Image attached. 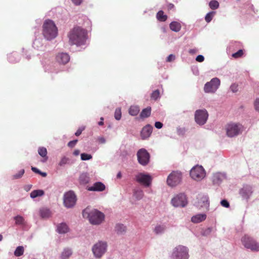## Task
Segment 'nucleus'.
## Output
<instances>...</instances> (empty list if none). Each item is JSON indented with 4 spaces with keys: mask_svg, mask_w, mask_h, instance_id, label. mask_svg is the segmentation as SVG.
I'll return each mask as SVG.
<instances>
[{
    "mask_svg": "<svg viewBox=\"0 0 259 259\" xmlns=\"http://www.w3.org/2000/svg\"><path fill=\"white\" fill-rule=\"evenodd\" d=\"M69 43L77 47L85 45L88 38V31L80 26H75L68 34Z\"/></svg>",
    "mask_w": 259,
    "mask_h": 259,
    "instance_id": "1",
    "label": "nucleus"
},
{
    "mask_svg": "<svg viewBox=\"0 0 259 259\" xmlns=\"http://www.w3.org/2000/svg\"><path fill=\"white\" fill-rule=\"evenodd\" d=\"M42 34L44 38L49 41L55 39L57 36L58 30L54 21L50 19L44 21L42 26Z\"/></svg>",
    "mask_w": 259,
    "mask_h": 259,
    "instance_id": "2",
    "label": "nucleus"
},
{
    "mask_svg": "<svg viewBox=\"0 0 259 259\" xmlns=\"http://www.w3.org/2000/svg\"><path fill=\"white\" fill-rule=\"evenodd\" d=\"M82 214L83 218L88 219L89 222L93 225L101 224L105 218L104 213L97 209L89 210L88 208H86L82 210Z\"/></svg>",
    "mask_w": 259,
    "mask_h": 259,
    "instance_id": "3",
    "label": "nucleus"
},
{
    "mask_svg": "<svg viewBox=\"0 0 259 259\" xmlns=\"http://www.w3.org/2000/svg\"><path fill=\"white\" fill-rule=\"evenodd\" d=\"M189 248L184 245H179L172 251L170 259H189Z\"/></svg>",
    "mask_w": 259,
    "mask_h": 259,
    "instance_id": "4",
    "label": "nucleus"
},
{
    "mask_svg": "<svg viewBox=\"0 0 259 259\" xmlns=\"http://www.w3.org/2000/svg\"><path fill=\"white\" fill-rule=\"evenodd\" d=\"M107 243L106 241L99 240L92 246V250L94 257L100 258L105 253L107 249Z\"/></svg>",
    "mask_w": 259,
    "mask_h": 259,
    "instance_id": "5",
    "label": "nucleus"
},
{
    "mask_svg": "<svg viewBox=\"0 0 259 259\" xmlns=\"http://www.w3.org/2000/svg\"><path fill=\"white\" fill-rule=\"evenodd\" d=\"M70 57L67 53L61 52L59 53L56 56V64L57 65L61 71H65L68 70V68L66 65L70 61Z\"/></svg>",
    "mask_w": 259,
    "mask_h": 259,
    "instance_id": "6",
    "label": "nucleus"
},
{
    "mask_svg": "<svg viewBox=\"0 0 259 259\" xmlns=\"http://www.w3.org/2000/svg\"><path fill=\"white\" fill-rule=\"evenodd\" d=\"M182 180V173L178 170H173L168 176L166 183L171 187H175L181 183Z\"/></svg>",
    "mask_w": 259,
    "mask_h": 259,
    "instance_id": "7",
    "label": "nucleus"
},
{
    "mask_svg": "<svg viewBox=\"0 0 259 259\" xmlns=\"http://www.w3.org/2000/svg\"><path fill=\"white\" fill-rule=\"evenodd\" d=\"M241 242L246 249H250L252 251H259V243L252 237L245 235L242 237Z\"/></svg>",
    "mask_w": 259,
    "mask_h": 259,
    "instance_id": "8",
    "label": "nucleus"
},
{
    "mask_svg": "<svg viewBox=\"0 0 259 259\" xmlns=\"http://www.w3.org/2000/svg\"><path fill=\"white\" fill-rule=\"evenodd\" d=\"M153 178L147 172H139L135 177V180L140 185L148 188L151 186Z\"/></svg>",
    "mask_w": 259,
    "mask_h": 259,
    "instance_id": "9",
    "label": "nucleus"
},
{
    "mask_svg": "<svg viewBox=\"0 0 259 259\" xmlns=\"http://www.w3.org/2000/svg\"><path fill=\"white\" fill-rule=\"evenodd\" d=\"M208 116V113L205 109H197L194 113L195 121L200 126L203 125L206 123Z\"/></svg>",
    "mask_w": 259,
    "mask_h": 259,
    "instance_id": "10",
    "label": "nucleus"
},
{
    "mask_svg": "<svg viewBox=\"0 0 259 259\" xmlns=\"http://www.w3.org/2000/svg\"><path fill=\"white\" fill-rule=\"evenodd\" d=\"M205 170L201 165H196L190 170L191 178L196 181H201L205 177Z\"/></svg>",
    "mask_w": 259,
    "mask_h": 259,
    "instance_id": "11",
    "label": "nucleus"
},
{
    "mask_svg": "<svg viewBox=\"0 0 259 259\" xmlns=\"http://www.w3.org/2000/svg\"><path fill=\"white\" fill-rule=\"evenodd\" d=\"M220 83L221 81L219 78L213 77L209 81L205 83L204 92L205 93H214L219 89Z\"/></svg>",
    "mask_w": 259,
    "mask_h": 259,
    "instance_id": "12",
    "label": "nucleus"
},
{
    "mask_svg": "<svg viewBox=\"0 0 259 259\" xmlns=\"http://www.w3.org/2000/svg\"><path fill=\"white\" fill-rule=\"evenodd\" d=\"M76 201V195L73 191L70 190L64 193L63 203L66 207L68 208L73 207L75 205Z\"/></svg>",
    "mask_w": 259,
    "mask_h": 259,
    "instance_id": "13",
    "label": "nucleus"
},
{
    "mask_svg": "<svg viewBox=\"0 0 259 259\" xmlns=\"http://www.w3.org/2000/svg\"><path fill=\"white\" fill-rule=\"evenodd\" d=\"M137 160L139 164L146 166L149 164L150 160V154L145 148H141L137 152Z\"/></svg>",
    "mask_w": 259,
    "mask_h": 259,
    "instance_id": "14",
    "label": "nucleus"
},
{
    "mask_svg": "<svg viewBox=\"0 0 259 259\" xmlns=\"http://www.w3.org/2000/svg\"><path fill=\"white\" fill-rule=\"evenodd\" d=\"M242 127V126L240 123H229L226 127L227 135L230 138L236 137L241 133Z\"/></svg>",
    "mask_w": 259,
    "mask_h": 259,
    "instance_id": "15",
    "label": "nucleus"
},
{
    "mask_svg": "<svg viewBox=\"0 0 259 259\" xmlns=\"http://www.w3.org/2000/svg\"><path fill=\"white\" fill-rule=\"evenodd\" d=\"M171 203L176 207H184L188 204L186 195L183 193H179L171 199Z\"/></svg>",
    "mask_w": 259,
    "mask_h": 259,
    "instance_id": "16",
    "label": "nucleus"
},
{
    "mask_svg": "<svg viewBox=\"0 0 259 259\" xmlns=\"http://www.w3.org/2000/svg\"><path fill=\"white\" fill-rule=\"evenodd\" d=\"M194 205L199 209L202 208L208 210V208L209 207V200L208 195H199L197 198V201L195 202Z\"/></svg>",
    "mask_w": 259,
    "mask_h": 259,
    "instance_id": "17",
    "label": "nucleus"
},
{
    "mask_svg": "<svg viewBox=\"0 0 259 259\" xmlns=\"http://www.w3.org/2000/svg\"><path fill=\"white\" fill-rule=\"evenodd\" d=\"M252 187L247 184H245L243 187L239 190V194L241 195L243 199L248 201L252 194Z\"/></svg>",
    "mask_w": 259,
    "mask_h": 259,
    "instance_id": "18",
    "label": "nucleus"
},
{
    "mask_svg": "<svg viewBox=\"0 0 259 259\" xmlns=\"http://www.w3.org/2000/svg\"><path fill=\"white\" fill-rule=\"evenodd\" d=\"M13 220L15 221V225L20 226L23 230H27L29 229L30 227L28 223L22 215L18 214L13 217Z\"/></svg>",
    "mask_w": 259,
    "mask_h": 259,
    "instance_id": "19",
    "label": "nucleus"
},
{
    "mask_svg": "<svg viewBox=\"0 0 259 259\" xmlns=\"http://www.w3.org/2000/svg\"><path fill=\"white\" fill-rule=\"evenodd\" d=\"M44 70L48 73H57L61 72V70L59 66L56 64V62H49L48 63H46L44 65ZM61 69H62L61 68Z\"/></svg>",
    "mask_w": 259,
    "mask_h": 259,
    "instance_id": "20",
    "label": "nucleus"
},
{
    "mask_svg": "<svg viewBox=\"0 0 259 259\" xmlns=\"http://www.w3.org/2000/svg\"><path fill=\"white\" fill-rule=\"evenodd\" d=\"M153 126L148 124L144 126L141 131V137L142 140L148 139L151 135L153 131Z\"/></svg>",
    "mask_w": 259,
    "mask_h": 259,
    "instance_id": "21",
    "label": "nucleus"
},
{
    "mask_svg": "<svg viewBox=\"0 0 259 259\" xmlns=\"http://www.w3.org/2000/svg\"><path fill=\"white\" fill-rule=\"evenodd\" d=\"M105 185L101 182H96L91 186H88L87 190L89 191L102 192L105 190Z\"/></svg>",
    "mask_w": 259,
    "mask_h": 259,
    "instance_id": "22",
    "label": "nucleus"
},
{
    "mask_svg": "<svg viewBox=\"0 0 259 259\" xmlns=\"http://www.w3.org/2000/svg\"><path fill=\"white\" fill-rule=\"evenodd\" d=\"M75 162L73 159H72L66 156H63L61 157L60 161L58 164L57 168L59 169V167H65L66 165L71 166L73 165Z\"/></svg>",
    "mask_w": 259,
    "mask_h": 259,
    "instance_id": "23",
    "label": "nucleus"
},
{
    "mask_svg": "<svg viewBox=\"0 0 259 259\" xmlns=\"http://www.w3.org/2000/svg\"><path fill=\"white\" fill-rule=\"evenodd\" d=\"M226 179V174L225 172H218L214 174L212 176V182L214 185H220L223 181Z\"/></svg>",
    "mask_w": 259,
    "mask_h": 259,
    "instance_id": "24",
    "label": "nucleus"
},
{
    "mask_svg": "<svg viewBox=\"0 0 259 259\" xmlns=\"http://www.w3.org/2000/svg\"><path fill=\"white\" fill-rule=\"evenodd\" d=\"M36 38L34 40L32 47L34 49L39 51H42L45 48V46L44 45V39L41 37H37L35 36Z\"/></svg>",
    "mask_w": 259,
    "mask_h": 259,
    "instance_id": "25",
    "label": "nucleus"
},
{
    "mask_svg": "<svg viewBox=\"0 0 259 259\" xmlns=\"http://www.w3.org/2000/svg\"><path fill=\"white\" fill-rule=\"evenodd\" d=\"M21 57L18 53L13 52L7 55L8 61L11 63H16L20 60Z\"/></svg>",
    "mask_w": 259,
    "mask_h": 259,
    "instance_id": "26",
    "label": "nucleus"
},
{
    "mask_svg": "<svg viewBox=\"0 0 259 259\" xmlns=\"http://www.w3.org/2000/svg\"><path fill=\"white\" fill-rule=\"evenodd\" d=\"M206 217V214L204 213H198L192 216L191 220L193 223H199L204 221Z\"/></svg>",
    "mask_w": 259,
    "mask_h": 259,
    "instance_id": "27",
    "label": "nucleus"
},
{
    "mask_svg": "<svg viewBox=\"0 0 259 259\" xmlns=\"http://www.w3.org/2000/svg\"><path fill=\"white\" fill-rule=\"evenodd\" d=\"M126 227L121 223H117L115 226V231L118 235H123L126 232Z\"/></svg>",
    "mask_w": 259,
    "mask_h": 259,
    "instance_id": "28",
    "label": "nucleus"
},
{
    "mask_svg": "<svg viewBox=\"0 0 259 259\" xmlns=\"http://www.w3.org/2000/svg\"><path fill=\"white\" fill-rule=\"evenodd\" d=\"M90 181V177L89 173L82 172L79 177V182L81 185H86Z\"/></svg>",
    "mask_w": 259,
    "mask_h": 259,
    "instance_id": "29",
    "label": "nucleus"
},
{
    "mask_svg": "<svg viewBox=\"0 0 259 259\" xmlns=\"http://www.w3.org/2000/svg\"><path fill=\"white\" fill-rule=\"evenodd\" d=\"M69 229L65 223H61L57 226V232L60 234H65L68 232Z\"/></svg>",
    "mask_w": 259,
    "mask_h": 259,
    "instance_id": "30",
    "label": "nucleus"
},
{
    "mask_svg": "<svg viewBox=\"0 0 259 259\" xmlns=\"http://www.w3.org/2000/svg\"><path fill=\"white\" fill-rule=\"evenodd\" d=\"M39 215L42 219L49 218L51 216V210L46 207H42L39 209Z\"/></svg>",
    "mask_w": 259,
    "mask_h": 259,
    "instance_id": "31",
    "label": "nucleus"
},
{
    "mask_svg": "<svg viewBox=\"0 0 259 259\" xmlns=\"http://www.w3.org/2000/svg\"><path fill=\"white\" fill-rule=\"evenodd\" d=\"M181 24L179 22L173 21L169 24V28L174 32H179L181 30Z\"/></svg>",
    "mask_w": 259,
    "mask_h": 259,
    "instance_id": "32",
    "label": "nucleus"
},
{
    "mask_svg": "<svg viewBox=\"0 0 259 259\" xmlns=\"http://www.w3.org/2000/svg\"><path fill=\"white\" fill-rule=\"evenodd\" d=\"M151 113V108L148 106L142 109L140 114V117L142 119L148 118L149 117Z\"/></svg>",
    "mask_w": 259,
    "mask_h": 259,
    "instance_id": "33",
    "label": "nucleus"
},
{
    "mask_svg": "<svg viewBox=\"0 0 259 259\" xmlns=\"http://www.w3.org/2000/svg\"><path fill=\"white\" fill-rule=\"evenodd\" d=\"M72 250L71 248H65L62 252L60 258L61 259H68L72 254Z\"/></svg>",
    "mask_w": 259,
    "mask_h": 259,
    "instance_id": "34",
    "label": "nucleus"
},
{
    "mask_svg": "<svg viewBox=\"0 0 259 259\" xmlns=\"http://www.w3.org/2000/svg\"><path fill=\"white\" fill-rule=\"evenodd\" d=\"M38 153L44 158L42 161L43 162H46L48 159V157L47 156V150L46 148L44 147H39L38 149Z\"/></svg>",
    "mask_w": 259,
    "mask_h": 259,
    "instance_id": "35",
    "label": "nucleus"
},
{
    "mask_svg": "<svg viewBox=\"0 0 259 259\" xmlns=\"http://www.w3.org/2000/svg\"><path fill=\"white\" fill-rule=\"evenodd\" d=\"M45 194V192L41 189H37L33 190L30 194V196L32 199L42 196Z\"/></svg>",
    "mask_w": 259,
    "mask_h": 259,
    "instance_id": "36",
    "label": "nucleus"
},
{
    "mask_svg": "<svg viewBox=\"0 0 259 259\" xmlns=\"http://www.w3.org/2000/svg\"><path fill=\"white\" fill-rule=\"evenodd\" d=\"M140 110L138 106H131L128 109V113L131 116H135L138 114Z\"/></svg>",
    "mask_w": 259,
    "mask_h": 259,
    "instance_id": "37",
    "label": "nucleus"
},
{
    "mask_svg": "<svg viewBox=\"0 0 259 259\" xmlns=\"http://www.w3.org/2000/svg\"><path fill=\"white\" fill-rule=\"evenodd\" d=\"M156 18L159 21L165 22L167 19V16L164 14L162 10H160L156 14Z\"/></svg>",
    "mask_w": 259,
    "mask_h": 259,
    "instance_id": "38",
    "label": "nucleus"
},
{
    "mask_svg": "<svg viewBox=\"0 0 259 259\" xmlns=\"http://www.w3.org/2000/svg\"><path fill=\"white\" fill-rule=\"evenodd\" d=\"M133 196L137 200L142 199L144 196V192L141 189H136L134 191Z\"/></svg>",
    "mask_w": 259,
    "mask_h": 259,
    "instance_id": "39",
    "label": "nucleus"
},
{
    "mask_svg": "<svg viewBox=\"0 0 259 259\" xmlns=\"http://www.w3.org/2000/svg\"><path fill=\"white\" fill-rule=\"evenodd\" d=\"M24 248L23 246H18L15 249L14 254L17 257L22 255L24 253Z\"/></svg>",
    "mask_w": 259,
    "mask_h": 259,
    "instance_id": "40",
    "label": "nucleus"
},
{
    "mask_svg": "<svg viewBox=\"0 0 259 259\" xmlns=\"http://www.w3.org/2000/svg\"><path fill=\"white\" fill-rule=\"evenodd\" d=\"M209 8L213 10L218 9L220 7V4L217 0H211L208 3Z\"/></svg>",
    "mask_w": 259,
    "mask_h": 259,
    "instance_id": "41",
    "label": "nucleus"
},
{
    "mask_svg": "<svg viewBox=\"0 0 259 259\" xmlns=\"http://www.w3.org/2000/svg\"><path fill=\"white\" fill-rule=\"evenodd\" d=\"M215 14H216V12L213 11H210V12L207 13L204 17V19H205V20L206 21V22L207 23L210 22L211 21V20H212V19Z\"/></svg>",
    "mask_w": 259,
    "mask_h": 259,
    "instance_id": "42",
    "label": "nucleus"
},
{
    "mask_svg": "<svg viewBox=\"0 0 259 259\" xmlns=\"http://www.w3.org/2000/svg\"><path fill=\"white\" fill-rule=\"evenodd\" d=\"M165 227L162 225H156L154 228V232L157 235L162 234L164 233Z\"/></svg>",
    "mask_w": 259,
    "mask_h": 259,
    "instance_id": "43",
    "label": "nucleus"
},
{
    "mask_svg": "<svg viewBox=\"0 0 259 259\" xmlns=\"http://www.w3.org/2000/svg\"><path fill=\"white\" fill-rule=\"evenodd\" d=\"M121 109L120 107L116 108L114 111V116L116 120H120L121 118Z\"/></svg>",
    "mask_w": 259,
    "mask_h": 259,
    "instance_id": "44",
    "label": "nucleus"
},
{
    "mask_svg": "<svg viewBox=\"0 0 259 259\" xmlns=\"http://www.w3.org/2000/svg\"><path fill=\"white\" fill-rule=\"evenodd\" d=\"M151 99L156 101L160 98V91L157 89L153 91L151 94Z\"/></svg>",
    "mask_w": 259,
    "mask_h": 259,
    "instance_id": "45",
    "label": "nucleus"
},
{
    "mask_svg": "<svg viewBox=\"0 0 259 259\" xmlns=\"http://www.w3.org/2000/svg\"><path fill=\"white\" fill-rule=\"evenodd\" d=\"M93 158L91 154L87 153H82L80 154V159L82 161H87L92 159Z\"/></svg>",
    "mask_w": 259,
    "mask_h": 259,
    "instance_id": "46",
    "label": "nucleus"
},
{
    "mask_svg": "<svg viewBox=\"0 0 259 259\" xmlns=\"http://www.w3.org/2000/svg\"><path fill=\"white\" fill-rule=\"evenodd\" d=\"M244 50L242 49H239L236 52L233 53L232 56L234 58H241L243 56Z\"/></svg>",
    "mask_w": 259,
    "mask_h": 259,
    "instance_id": "47",
    "label": "nucleus"
},
{
    "mask_svg": "<svg viewBox=\"0 0 259 259\" xmlns=\"http://www.w3.org/2000/svg\"><path fill=\"white\" fill-rule=\"evenodd\" d=\"M187 131L185 127H181L178 126L177 127V133L179 136H184Z\"/></svg>",
    "mask_w": 259,
    "mask_h": 259,
    "instance_id": "48",
    "label": "nucleus"
},
{
    "mask_svg": "<svg viewBox=\"0 0 259 259\" xmlns=\"http://www.w3.org/2000/svg\"><path fill=\"white\" fill-rule=\"evenodd\" d=\"M25 172L24 169H22L18 171V173L13 175V178L14 179H19L21 178Z\"/></svg>",
    "mask_w": 259,
    "mask_h": 259,
    "instance_id": "49",
    "label": "nucleus"
},
{
    "mask_svg": "<svg viewBox=\"0 0 259 259\" xmlns=\"http://www.w3.org/2000/svg\"><path fill=\"white\" fill-rule=\"evenodd\" d=\"M220 204L222 206L225 208H229L230 207V203L226 199H222L220 202Z\"/></svg>",
    "mask_w": 259,
    "mask_h": 259,
    "instance_id": "50",
    "label": "nucleus"
},
{
    "mask_svg": "<svg viewBox=\"0 0 259 259\" xmlns=\"http://www.w3.org/2000/svg\"><path fill=\"white\" fill-rule=\"evenodd\" d=\"M176 57L175 55L171 54L169 55L166 58V62H172L176 60Z\"/></svg>",
    "mask_w": 259,
    "mask_h": 259,
    "instance_id": "51",
    "label": "nucleus"
},
{
    "mask_svg": "<svg viewBox=\"0 0 259 259\" xmlns=\"http://www.w3.org/2000/svg\"><path fill=\"white\" fill-rule=\"evenodd\" d=\"M25 49L24 48L22 49V52L23 53V55L25 56V58L28 60H30L31 58V53L30 51L26 50L24 51Z\"/></svg>",
    "mask_w": 259,
    "mask_h": 259,
    "instance_id": "52",
    "label": "nucleus"
},
{
    "mask_svg": "<svg viewBox=\"0 0 259 259\" xmlns=\"http://www.w3.org/2000/svg\"><path fill=\"white\" fill-rule=\"evenodd\" d=\"M253 106L256 111L259 112V98H256L254 101Z\"/></svg>",
    "mask_w": 259,
    "mask_h": 259,
    "instance_id": "53",
    "label": "nucleus"
},
{
    "mask_svg": "<svg viewBox=\"0 0 259 259\" xmlns=\"http://www.w3.org/2000/svg\"><path fill=\"white\" fill-rule=\"evenodd\" d=\"M77 142H78L77 139H74L73 140L70 141L68 143L67 146L69 147L72 148L75 146V145L76 144Z\"/></svg>",
    "mask_w": 259,
    "mask_h": 259,
    "instance_id": "54",
    "label": "nucleus"
},
{
    "mask_svg": "<svg viewBox=\"0 0 259 259\" xmlns=\"http://www.w3.org/2000/svg\"><path fill=\"white\" fill-rule=\"evenodd\" d=\"M85 127L84 126H82L79 127L75 133L74 135L76 136H80L82 132L85 130Z\"/></svg>",
    "mask_w": 259,
    "mask_h": 259,
    "instance_id": "55",
    "label": "nucleus"
},
{
    "mask_svg": "<svg viewBox=\"0 0 259 259\" xmlns=\"http://www.w3.org/2000/svg\"><path fill=\"white\" fill-rule=\"evenodd\" d=\"M211 231H212V228L208 227L202 232V235L203 236H206L208 235L209 234H210V233L211 232Z\"/></svg>",
    "mask_w": 259,
    "mask_h": 259,
    "instance_id": "56",
    "label": "nucleus"
},
{
    "mask_svg": "<svg viewBox=\"0 0 259 259\" xmlns=\"http://www.w3.org/2000/svg\"><path fill=\"white\" fill-rule=\"evenodd\" d=\"M230 89L232 92L236 93L238 91V85L233 83L230 86Z\"/></svg>",
    "mask_w": 259,
    "mask_h": 259,
    "instance_id": "57",
    "label": "nucleus"
},
{
    "mask_svg": "<svg viewBox=\"0 0 259 259\" xmlns=\"http://www.w3.org/2000/svg\"><path fill=\"white\" fill-rule=\"evenodd\" d=\"M163 124L161 121H155L154 123V126L157 129H161L162 128Z\"/></svg>",
    "mask_w": 259,
    "mask_h": 259,
    "instance_id": "58",
    "label": "nucleus"
},
{
    "mask_svg": "<svg viewBox=\"0 0 259 259\" xmlns=\"http://www.w3.org/2000/svg\"><path fill=\"white\" fill-rule=\"evenodd\" d=\"M195 60L198 62H202L204 60V57L202 55H198L195 58Z\"/></svg>",
    "mask_w": 259,
    "mask_h": 259,
    "instance_id": "59",
    "label": "nucleus"
},
{
    "mask_svg": "<svg viewBox=\"0 0 259 259\" xmlns=\"http://www.w3.org/2000/svg\"><path fill=\"white\" fill-rule=\"evenodd\" d=\"M97 140L100 144H105L106 142L105 138L103 137H99Z\"/></svg>",
    "mask_w": 259,
    "mask_h": 259,
    "instance_id": "60",
    "label": "nucleus"
},
{
    "mask_svg": "<svg viewBox=\"0 0 259 259\" xmlns=\"http://www.w3.org/2000/svg\"><path fill=\"white\" fill-rule=\"evenodd\" d=\"M71 1L74 5L78 6L81 4L83 0H71Z\"/></svg>",
    "mask_w": 259,
    "mask_h": 259,
    "instance_id": "61",
    "label": "nucleus"
},
{
    "mask_svg": "<svg viewBox=\"0 0 259 259\" xmlns=\"http://www.w3.org/2000/svg\"><path fill=\"white\" fill-rule=\"evenodd\" d=\"M192 71L193 72V73L195 75H199V70L197 67H192Z\"/></svg>",
    "mask_w": 259,
    "mask_h": 259,
    "instance_id": "62",
    "label": "nucleus"
},
{
    "mask_svg": "<svg viewBox=\"0 0 259 259\" xmlns=\"http://www.w3.org/2000/svg\"><path fill=\"white\" fill-rule=\"evenodd\" d=\"M31 169L33 172L37 174H39V173L40 171V170L38 168H37L36 167H34V166H31Z\"/></svg>",
    "mask_w": 259,
    "mask_h": 259,
    "instance_id": "63",
    "label": "nucleus"
},
{
    "mask_svg": "<svg viewBox=\"0 0 259 259\" xmlns=\"http://www.w3.org/2000/svg\"><path fill=\"white\" fill-rule=\"evenodd\" d=\"M198 51V50L196 48L191 49L189 50V54L191 55H193L196 54Z\"/></svg>",
    "mask_w": 259,
    "mask_h": 259,
    "instance_id": "64",
    "label": "nucleus"
}]
</instances>
